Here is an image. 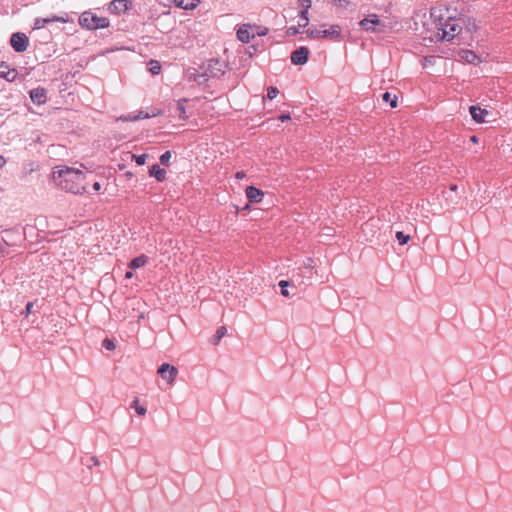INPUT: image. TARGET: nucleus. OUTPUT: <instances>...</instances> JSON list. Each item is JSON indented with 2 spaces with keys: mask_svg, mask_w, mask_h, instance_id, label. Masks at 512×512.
I'll return each mask as SVG.
<instances>
[{
  "mask_svg": "<svg viewBox=\"0 0 512 512\" xmlns=\"http://www.w3.org/2000/svg\"><path fill=\"white\" fill-rule=\"evenodd\" d=\"M86 175L79 169L59 166L53 171V180L62 189L73 194L86 191Z\"/></svg>",
  "mask_w": 512,
  "mask_h": 512,
  "instance_id": "1",
  "label": "nucleus"
},
{
  "mask_svg": "<svg viewBox=\"0 0 512 512\" xmlns=\"http://www.w3.org/2000/svg\"><path fill=\"white\" fill-rule=\"evenodd\" d=\"M462 30V26L459 21L448 17L444 23L440 22V27H438L437 37L441 41H451L456 35H458Z\"/></svg>",
  "mask_w": 512,
  "mask_h": 512,
  "instance_id": "2",
  "label": "nucleus"
},
{
  "mask_svg": "<svg viewBox=\"0 0 512 512\" xmlns=\"http://www.w3.org/2000/svg\"><path fill=\"white\" fill-rule=\"evenodd\" d=\"M79 24L83 28L96 30L108 27L109 20L105 17H98L91 11H85L79 17Z\"/></svg>",
  "mask_w": 512,
  "mask_h": 512,
  "instance_id": "3",
  "label": "nucleus"
},
{
  "mask_svg": "<svg viewBox=\"0 0 512 512\" xmlns=\"http://www.w3.org/2000/svg\"><path fill=\"white\" fill-rule=\"evenodd\" d=\"M306 33L310 38L338 39L341 33V27L339 25H332L329 29L311 27L306 30Z\"/></svg>",
  "mask_w": 512,
  "mask_h": 512,
  "instance_id": "4",
  "label": "nucleus"
},
{
  "mask_svg": "<svg viewBox=\"0 0 512 512\" xmlns=\"http://www.w3.org/2000/svg\"><path fill=\"white\" fill-rule=\"evenodd\" d=\"M157 373L160 377L166 380L168 385H172L175 381V378L178 374V370L175 366H172L167 363H163L159 368Z\"/></svg>",
  "mask_w": 512,
  "mask_h": 512,
  "instance_id": "5",
  "label": "nucleus"
},
{
  "mask_svg": "<svg viewBox=\"0 0 512 512\" xmlns=\"http://www.w3.org/2000/svg\"><path fill=\"white\" fill-rule=\"evenodd\" d=\"M10 44L16 52H24L29 45V39L24 33H13Z\"/></svg>",
  "mask_w": 512,
  "mask_h": 512,
  "instance_id": "6",
  "label": "nucleus"
},
{
  "mask_svg": "<svg viewBox=\"0 0 512 512\" xmlns=\"http://www.w3.org/2000/svg\"><path fill=\"white\" fill-rule=\"evenodd\" d=\"M359 25L365 31L372 33L379 31L377 27L383 26L378 15L376 14H370L368 17L362 19L359 22Z\"/></svg>",
  "mask_w": 512,
  "mask_h": 512,
  "instance_id": "7",
  "label": "nucleus"
},
{
  "mask_svg": "<svg viewBox=\"0 0 512 512\" xmlns=\"http://www.w3.org/2000/svg\"><path fill=\"white\" fill-rule=\"evenodd\" d=\"M309 49L307 47H299L291 53V62L295 65H303L307 62Z\"/></svg>",
  "mask_w": 512,
  "mask_h": 512,
  "instance_id": "8",
  "label": "nucleus"
},
{
  "mask_svg": "<svg viewBox=\"0 0 512 512\" xmlns=\"http://www.w3.org/2000/svg\"><path fill=\"white\" fill-rule=\"evenodd\" d=\"M30 98L34 104L41 105L47 100L46 89L42 87L34 88L30 91Z\"/></svg>",
  "mask_w": 512,
  "mask_h": 512,
  "instance_id": "9",
  "label": "nucleus"
},
{
  "mask_svg": "<svg viewBox=\"0 0 512 512\" xmlns=\"http://www.w3.org/2000/svg\"><path fill=\"white\" fill-rule=\"evenodd\" d=\"M18 75L16 69L9 68L8 64L4 61L0 62V77L9 82H13Z\"/></svg>",
  "mask_w": 512,
  "mask_h": 512,
  "instance_id": "10",
  "label": "nucleus"
},
{
  "mask_svg": "<svg viewBox=\"0 0 512 512\" xmlns=\"http://www.w3.org/2000/svg\"><path fill=\"white\" fill-rule=\"evenodd\" d=\"M223 67L224 65L219 60L211 59L207 65V72L212 77H219L224 74Z\"/></svg>",
  "mask_w": 512,
  "mask_h": 512,
  "instance_id": "11",
  "label": "nucleus"
},
{
  "mask_svg": "<svg viewBox=\"0 0 512 512\" xmlns=\"http://www.w3.org/2000/svg\"><path fill=\"white\" fill-rule=\"evenodd\" d=\"M297 2L302 7L299 16L304 19V24H300V27L305 28L309 23L308 11L312 6V0H297Z\"/></svg>",
  "mask_w": 512,
  "mask_h": 512,
  "instance_id": "12",
  "label": "nucleus"
},
{
  "mask_svg": "<svg viewBox=\"0 0 512 512\" xmlns=\"http://www.w3.org/2000/svg\"><path fill=\"white\" fill-rule=\"evenodd\" d=\"M160 114V110L153 108L150 111L139 110L136 113L130 114V121H137L141 119H149Z\"/></svg>",
  "mask_w": 512,
  "mask_h": 512,
  "instance_id": "13",
  "label": "nucleus"
},
{
  "mask_svg": "<svg viewBox=\"0 0 512 512\" xmlns=\"http://www.w3.org/2000/svg\"><path fill=\"white\" fill-rule=\"evenodd\" d=\"M246 196L251 203H259L262 201V198L264 196L263 191L260 189L254 187V186H248L246 188Z\"/></svg>",
  "mask_w": 512,
  "mask_h": 512,
  "instance_id": "14",
  "label": "nucleus"
},
{
  "mask_svg": "<svg viewBox=\"0 0 512 512\" xmlns=\"http://www.w3.org/2000/svg\"><path fill=\"white\" fill-rule=\"evenodd\" d=\"M109 11L113 14H120L128 10V0H113L110 2Z\"/></svg>",
  "mask_w": 512,
  "mask_h": 512,
  "instance_id": "15",
  "label": "nucleus"
},
{
  "mask_svg": "<svg viewBox=\"0 0 512 512\" xmlns=\"http://www.w3.org/2000/svg\"><path fill=\"white\" fill-rule=\"evenodd\" d=\"M469 111H470V114H471L473 120H475L478 123L484 122V117L487 114L486 110H483L477 106H471L469 108Z\"/></svg>",
  "mask_w": 512,
  "mask_h": 512,
  "instance_id": "16",
  "label": "nucleus"
},
{
  "mask_svg": "<svg viewBox=\"0 0 512 512\" xmlns=\"http://www.w3.org/2000/svg\"><path fill=\"white\" fill-rule=\"evenodd\" d=\"M460 57L464 59L469 64H478L480 62V58L473 51L463 50L460 52Z\"/></svg>",
  "mask_w": 512,
  "mask_h": 512,
  "instance_id": "17",
  "label": "nucleus"
},
{
  "mask_svg": "<svg viewBox=\"0 0 512 512\" xmlns=\"http://www.w3.org/2000/svg\"><path fill=\"white\" fill-rule=\"evenodd\" d=\"M150 176L155 177L158 181H164L166 178V171L162 168H160L159 165L155 164L151 166L149 170Z\"/></svg>",
  "mask_w": 512,
  "mask_h": 512,
  "instance_id": "18",
  "label": "nucleus"
},
{
  "mask_svg": "<svg viewBox=\"0 0 512 512\" xmlns=\"http://www.w3.org/2000/svg\"><path fill=\"white\" fill-rule=\"evenodd\" d=\"M248 28V25H243L237 30V38L243 43H248L253 37L250 35Z\"/></svg>",
  "mask_w": 512,
  "mask_h": 512,
  "instance_id": "19",
  "label": "nucleus"
},
{
  "mask_svg": "<svg viewBox=\"0 0 512 512\" xmlns=\"http://www.w3.org/2000/svg\"><path fill=\"white\" fill-rule=\"evenodd\" d=\"M198 0H173L175 6L188 10L196 7Z\"/></svg>",
  "mask_w": 512,
  "mask_h": 512,
  "instance_id": "20",
  "label": "nucleus"
},
{
  "mask_svg": "<svg viewBox=\"0 0 512 512\" xmlns=\"http://www.w3.org/2000/svg\"><path fill=\"white\" fill-rule=\"evenodd\" d=\"M147 256L140 255L139 257L134 258L132 261H130V269H136L144 266L147 263Z\"/></svg>",
  "mask_w": 512,
  "mask_h": 512,
  "instance_id": "21",
  "label": "nucleus"
},
{
  "mask_svg": "<svg viewBox=\"0 0 512 512\" xmlns=\"http://www.w3.org/2000/svg\"><path fill=\"white\" fill-rule=\"evenodd\" d=\"M227 329L224 326H221L217 329L215 335L211 338V343L213 345H217L219 341L226 335Z\"/></svg>",
  "mask_w": 512,
  "mask_h": 512,
  "instance_id": "22",
  "label": "nucleus"
},
{
  "mask_svg": "<svg viewBox=\"0 0 512 512\" xmlns=\"http://www.w3.org/2000/svg\"><path fill=\"white\" fill-rule=\"evenodd\" d=\"M82 464L85 465L87 468L91 469L93 466L100 465L99 459L96 456H89L82 458Z\"/></svg>",
  "mask_w": 512,
  "mask_h": 512,
  "instance_id": "23",
  "label": "nucleus"
},
{
  "mask_svg": "<svg viewBox=\"0 0 512 512\" xmlns=\"http://www.w3.org/2000/svg\"><path fill=\"white\" fill-rule=\"evenodd\" d=\"M382 99L384 102H388L391 106V108L397 107V96L391 95L389 92H385L382 96Z\"/></svg>",
  "mask_w": 512,
  "mask_h": 512,
  "instance_id": "24",
  "label": "nucleus"
},
{
  "mask_svg": "<svg viewBox=\"0 0 512 512\" xmlns=\"http://www.w3.org/2000/svg\"><path fill=\"white\" fill-rule=\"evenodd\" d=\"M148 70L153 74L157 75L159 74L161 70V65L157 60H150L148 62Z\"/></svg>",
  "mask_w": 512,
  "mask_h": 512,
  "instance_id": "25",
  "label": "nucleus"
},
{
  "mask_svg": "<svg viewBox=\"0 0 512 512\" xmlns=\"http://www.w3.org/2000/svg\"><path fill=\"white\" fill-rule=\"evenodd\" d=\"M132 407L135 409L136 413L140 416H144L147 412L146 407L139 404L138 398L133 400Z\"/></svg>",
  "mask_w": 512,
  "mask_h": 512,
  "instance_id": "26",
  "label": "nucleus"
},
{
  "mask_svg": "<svg viewBox=\"0 0 512 512\" xmlns=\"http://www.w3.org/2000/svg\"><path fill=\"white\" fill-rule=\"evenodd\" d=\"M46 19L48 21V24L53 23V22H60V23L68 22V16L65 13L61 16H51V17H47Z\"/></svg>",
  "mask_w": 512,
  "mask_h": 512,
  "instance_id": "27",
  "label": "nucleus"
},
{
  "mask_svg": "<svg viewBox=\"0 0 512 512\" xmlns=\"http://www.w3.org/2000/svg\"><path fill=\"white\" fill-rule=\"evenodd\" d=\"M396 239L400 245H404V244L408 243V241L410 240V236L407 234H404V232H402V231H398L396 233Z\"/></svg>",
  "mask_w": 512,
  "mask_h": 512,
  "instance_id": "28",
  "label": "nucleus"
},
{
  "mask_svg": "<svg viewBox=\"0 0 512 512\" xmlns=\"http://www.w3.org/2000/svg\"><path fill=\"white\" fill-rule=\"evenodd\" d=\"M103 347L109 351H113L116 348V342L114 339L105 338L102 343Z\"/></svg>",
  "mask_w": 512,
  "mask_h": 512,
  "instance_id": "29",
  "label": "nucleus"
},
{
  "mask_svg": "<svg viewBox=\"0 0 512 512\" xmlns=\"http://www.w3.org/2000/svg\"><path fill=\"white\" fill-rule=\"evenodd\" d=\"M290 285V283L286 280H281L279 282V286L281 288V295L284 296V297H289V291L287 289V287Z\"/></svg>",
  "mask_w": 512,
  "mask_h": 512,
  "instance_id": "30",
  "label": "nucleus"
},
{
  "mask_svg": "<svg viewBox=\"0 0 512 512\" xmlns=\"http://www.w3.org/2000/svg\"><path fill=\"white\" fill-rule=\"evenodd\" d=\"M47 24H48V21L46 18L38 17L34 21V28L41 29V28H44Z\"/></svg>",
  "mask_w": 512,
  "mask_h": 512,
  "instance_id": "31",
  "label": "nucleus"
},
{
  "mask_svg": "<svg viewBox=\"0 0 512 512\" xmlns=\"http://www.w3.org/2000/svg\"><path fill=\"white\" fill-rule=\"evenodd\" d=\"M279 94V90L274 87V86H270L268 87L267 89V98L272 100L274 99L277 95Z\"/></svg>",
  "mask_w": 512,
  "mask_h": 512,
  "instance_id": "32",
  "label": "nucleus"
},
{
  "mask_svg": "<svg viewBox=\"0 0 512 512\" xmlns=\"http://www.w3.org/2000/svg\"><path fill=\"white\" fill-rule=\"evenodd\" d=\"M147 154L142 155H131V159H134L138 165H143L146 162Z\"/></svg>",
  "mask_w": 512,
  "mask_h": 512,
  "instance_id": "33",
  "label": "nucleus"
},
{
  "mask_svg": "<svg viewBox=\"0 0 512 512\" xmlns=\"http://www.w3.org/2000/svg\"><path fill=\"white\" fill-rule=\"evenodd\" d=\"M171 158V152L166 151L160 156V162L163 165H167L169 163V160Z\"/></svg>",
  "mask_w": 512,
  "mask_h": 512,
  "instance_id": "34",
  "label": "nucleus"
},
{
  "mask_svg": "<svg viewBox=\"0 0 512 512\" xmlns=\"http://www.w3.org/2000/svg\"><path fill=\"white\" fill-rule=\"evenodd\" d=\"M335 3L342 8H348L351 5L349 0H335Z\"/></svg>",
  "mask_w": 512,
  "mask_h": 512,
  "instance_id": "35",
  "label": "nucleus"
},
{
  "mask_svg": "<svg viewBox=\"0 0 512 512\" xmlns=\"http://www.w3.org/2000/svg\"><path fill=\"white\" fill-rule=\"evenodd\" d=\"M37 168V165L34 162H30L27 165H25L26 172H32Z\"/></svg>",
  "mask_w": 512,
  "mask_h": 512,
  "instance_id": "36",
  "label": "nucleus"
},
{
  "mask_svg": "<svg viewBox=\"0 0 512 512\" xmlns=\"http://www.w3.org/2000/svg\"><path fill=\"white\" fill-rule=\"evenodd\" d=\"M298 33H299V28H298V27L292 26V27H289V28L287 29V34H288V35L293 36V35H296V34H298Z\"/></svg>",
  "mask_w": 512,
  "mask_h": 512,
  "instance_id": "37",
  "label": "nucleus"
},
{
  "mask_svg": "<svg viewBox=\"0 0 512 512\" xmlns=\"http://www.w3.org/2000/svg\"><path fill=\"white\" fill-rule=\"evenodd\" d=\"M32 307H33V303L32 302H28L27 305H26L25 311L23 312L25 317H27L32 312Z\"/></svg>",
  "mask_w": 512,
  "mask_h": 512,
  "instance_id": "38",
  "label": "nucleus"
},
{
  "mask_svg": "<svg viewBox=\"0 0 512 512\" xmlns=\"http://www.w3.org/2000/svg\"><path fill=\"white\" fill-rule=\"evenodd\" d=\"M313 260L311 258H307V260L304 262L305 268L312 269L313 268Z\"/></svg>",
  "mask_w": 512,
  "mask_h": 512,
  "instance_id": "39",
  "label": "nucleus"
},
{
  "mask_svg": "<svg viewBox=\"0 0 512 512\" xmlns=\"http://www.w3.org/2000/svg\"><path fill=\"white\" fill-rule=\"evenodd\" d=\"M235 177H236L237 179L241 180V179H244V178L246 177V174H245V172H243V171H238V172L235 174Z\"/></svg>",
  "mask_w": 512,
  "mask_h": 512,
  "instance_id": "40",
  "label": "nucleus"
},
{
  "mask_svg": "<svg viewBox=\"0 0 512 512\" xmlns=\"http://www.w3.org/2000/svg\"><path fill=\"white\" fill-rule=\"evenodd\" d=\"M195 80L198 82V83H203L204 81H206V75L205 74H200L198 76V78H195Z\"/></svg>",
  "mask_w": 512,
  "mask_h": 512,
  "instance_id": "41",
  "label": "nucleus"
},
{
  "mask_svg": "<svg viewBox=\"0 0 512 512\" xmlns=\"http://www.w3.org/2000/svg\"><path fill=\"white\" fill-rule=\"evenodd\" d=\"M279 119L284 122V121H287L290 119V115L289 114H282Z\"/></svg>",
  "mask_w": 512,
  "mask_h": 512,
  "instance_id": "42",
  "label": "nucleus"
},
{
  "mask_svg": "<svg viewBox=\"0 0 512 512\" xmlns=\"http://www.w3.org/2000/svg\"><path fill=\"white\" fill-rule=\"evenodd\" d=\"M6 164V159L0 155V168H2Z\"/></svg>",
  "mask_w": 512,
  "mask_h": 512,
  "instance_id": "43",
  "label": "nucleus"
},
{
  "mask_svg": "<svg viewBox=\"0 0 512 512\" xmlns=\"http://www.w3.org/2000/svg\"><path fill=\"white\" fill-rule=\"evenodd\" d=\"M100 187H101V186H100V183H98V182H95V183L93 184V189H94L95 191L100 190Z\"/></svg>",
  "mask_w": 512,
  "mask_h": 512,
  "instance_id": "44",
  "label": "nucleus"
},
{
  "mask_svg": "<svg viewBox=\"0 0 512 512\" xmlns=\"http://www.w3.org/2000/svg\"><path fill=\"white\" fill-rule=\"evenodd\" d=\"M470 140H471V142H473V143H477V142H478V137H477V136H475V135H473V136H471Z\"/></svg>",
  "mask_w": 512,
  "mask_h": 512,
  "instance_id": "45",
  "label": "nucleus"
},
{
  "mask_svg": "<svg viewBox=\"0 0 512 512\" xmlns=\"http://www.w3.org/2000/svg\"><path fill=\"white\" fill-rule=\"evenodd\" d=\"M450 190H451V191H456V190H457V185L452 184V185L450 186Z\"/></svg>",
  "mask_w": 512,
  "mask_h": 512,
  "instance_id": "46",
  "label": "nucleus"
},
{
  "mask_svg": "<svg viewBox=\"0 0 512 512\" xmlns=\"http://www.w3.org/2000/svg\"><path fill=\"white\" fill-rule=\"evenodd\" d=\"M300 24H304V19H301V18H300V21H299V24H298V25L300 26Z\"/></svg>",
  "mask_w": 512,
  "mask_h": 512,
  "instance_id": "47",
  "label": "nucleus"
}]
</instances>
